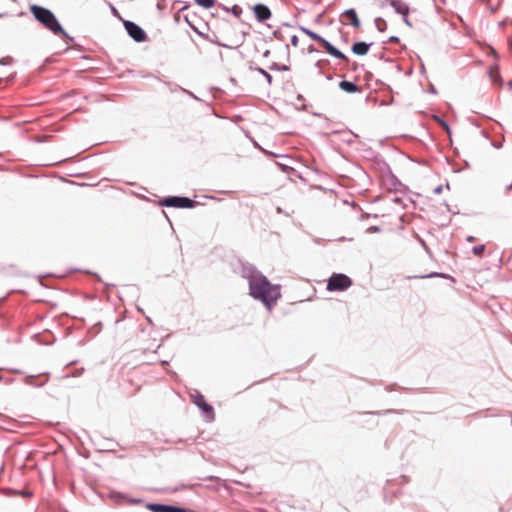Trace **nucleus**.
<instances>
[{
	"label": "nucleus",
	"instance_id": "423d86ee",
	"mask_svg": "<svg viewBox=\"0 0 512 512\" xmlns=\"http://www.w3.org/2000/svg\"><path fill=\"white\" fill-rule=\"evenodd\" d=\"M192 397L193 402L203 412L206 419L208 421H212L214 419V409L210 404H208L205 401L204 396L197 392L195 395H192Z\"/></svg>",
	"mask_w": 512,
	"mask_h": 512
},
{
	"label": "nucleus",
	"instance_id": "c85d7f7f",
	"mask_svg": "<svg viewBox=\"0 0 512 512\" xmlns=\"http://www.w3.org/2000/svg\"><path fill=\"white\" fill-rule=\"evenodd\" d=\"M442 190H443V186H442V185H438V186L434 189V193H435V194H441V193H442Z\"/></svg>",
	"mask_w": 512,
	"mask_h": 512
},
{
	"label": "nucleus",
	"instance_id": "9d476101",
	"mask_svg": "<svg viewBox=\"0 0 512 512\" xmlns=\"http://www.w3.org/2000/svg\"><path fill=\"white\" fill-rule=\"evenodd\" d=\"M386 3H388L396 13L398 14H408L409 13V7L408 5L403 2L402 0H385Z\"/></svg>",
	"mask_w": 512,
	"mask_h": 512
},
{
	"label": "nucleus",
	"instance_id": "20e7f679",
	"mask_svg": "<svg viewBox=\"0 0 512 512\" xmlns=\"http://www.w3.org/2000/svg\"><path fill=\"white\" fill-rule=\"evenodd\" d=\"M352 285V280L345 274H333L327 283L329 291H345Z\"/></svg>",
	"mask_w": 512,
	"mask_h": 512
},
{
	"label": "nucleus",
	"instance_id": "4c0bfd02",
	"mask_svg": "<svg viewBox=\"0 0 512 512\" xmlns=\"http://www.w3.org/2000/svg\"><path fill=\"white\" fill-rule=\"evenodd\" d=\"M274 35H275V37H278V32H277V31H275V32H274Z\"/></svg>",
	"mask_w": 512,
	"mask_h": 512
},
{
	"label": "nucleus",
	"instance_id": "dca6fc26",
	"mask_svg": "<svg viewBox=\"0 0 512 512\" xmlns=\"http://www.w3.org/2000/svg\"><path fill=\"white\" fill-rule=\"evenodd\" d=\"M300 29H301V31H302L303 33H305V34H306V35H308L311 39H313V40H315V41H317V42H319V41L321 40V38H322V36H320L319 34H317V33L313 32L312 30H310V29H308V28L301 27Z\"/></svg>",
	"mask_w": 512,
	"mask_h": 512
},
{
	"label": "nucleus",
	"instance_id": "6ab92c4d",
	"mask_svg": "<svg viewBox=\"0 0 512 512\" xmlns=\"http://www.w3.org/2000/svg\"><path fill=\"white\" fill-rule=\"evenodd\" d=\"M255 70H256L258 73H260V74H261V75H262V76L267 80V82H268V84H269V85H271V84H272V80H273V78H272V76H271V75H270L266 70H264V69H263V68H261V67H256V68H255Z\"/></svg>",
	"mask_w": 512,
	"mask_h": 512
},
{
	"label": "nucleus",
	"instance_id": "2f4dec72",
	"mask_svg": "<svg viewBox=\"0 0 512 512\" xmlns=\"http://www.w3.org/2000/svg\"><path fill=\"white\" fill-rule=\"evenodd\" d=\"M440 123H441V125H442V126H443L447 131H449V126L447 125V123H446L445 121L440 120Z\"/></svg>",
	"mask_w": 512,
	"mask_h": 512
},
{
	"label": "nucleus",
	"instance_id": "0eeeda50",
	"mask_svg": "<svg viewBox=\"0 0 512 512\" xmlns=\"http://www.w3.org/2000/svg\"><path fill=\"white\" fill-rule=\"evenodd\" d=\"M146 507L152 512H187L185 508L160 503H148Z\"/></svg>",
	"mask_w": 512,
	"mask_h": 512
},
{
	"label": "nucleus",
	"instance_id": "393cba45",
	"mask_svg": "<svg viewBox=\"0 0 512 512\" xmlns=\"http://www.w3.org/2000/svg\"><path fill=\"white\" fill-rule=\"evenodd\" d=\"M328 64V60H318L315 66L318 68L319 73H322L324 65Z\"/></svg>",
	"mask_w": 512,
	"mask_h": 512
},
{
	"label": "nucleus",
	"instance_id": "5701e85b",
	"mask_svg": "<svg viewBox=\"0 0 512 512\" xmlns=\"http://www.w3.org/2000/svg\"><path fill=\"white\" fill-rule=\"evenodd\" d=\"M13 63V58L10 56H5L0 59V65H11Z\"/></svg>",
	"mask_w": 512,
	"mask_h": 512
},
{
	"label": "nucleus",
	"instance_id": "9b49d317",
	"mask_svg": "<svg viewBox=\"0 0 512 512\" xmlns=\"http://www.w3.org/2000/svg\"><path fill=\"white\" fill-rule=\"evenodd\" d=\"M371 44H368L366 42H363V41H359V42H355L353 45H352V52L356 55H360V56H363V55H366L369 51V48H370Z\"/></svg>",
	"mask_w": 512,
	"mask_h": 512
},
{
	"label": "nucleus",
	"instance_id": "7c9ffc66",
	"mask_svg": "<svg viewBox=\"0 0 512 512\" xmlns=\"http://www.w3.org/2000/svg\"><path fill=\"white\" fill-rule=\"evenodd\" d=\"M308 51H309V53L318 52V50L316 48H314L313 45L309 46Z\"/></svg>",
	"mask_w": 512,
	"mask_h": 512
},
{
	"label": "nucleus",
	"instance_id": "bb28decb",
	"mask_svg": "<svg viewBox=\"0 0 512 512\" xmlns=\"http://www.w3.org/2000/svg\"><path fill=\"white\" fill-rule=\"evenodd\" d=\"M379 231H380V228L377 226H371L368 228V232H371V233H375V232H379Z\"/></svg>",
	"mask_w": 512,
	"mask_h": 512
},
{
	"label": "nucleus",
	"instance_id": "cd10ccee",
	"mask_svg": "<svg viewBox=\"0 0 512 512\" xmlns=\"http://www.w3.org/2000/svg\"><path fill=\"white\" fill-rule=\"evenodd\" d=\"M401 15L403 16L404 23L407 24L408 26H411V23L408 20V14H401Z\"/></svg>",
	"mask_w": 512,
	"mask_h": 512
},
{
	"label": "nucleus",
	"instance_id": "a211bd4d",
	"mask_svg": "<svg viewBox=\"0 0 512 512\" xmlns=\"http://www.w3.org/2000/svg\"><path fill=\"white\" fill-rule=\"evenodd\" d=\"M196 4L202 6L203 8L210 9L212 8L216 1L215 0H195Z\"/></svg>",
	"mask_w": 512,
	"mask_h": 512
},
{
	"label": "nucleus",
	"instance_id": "4be33fe9",
	"mask_svg": "<svg viewBox=\"0 0 512 512\" xmlns=\"http://www.w3.org/2000/svg\"><path fill=\"white\" fill-rule=\"evenodd\" d=\"M243 10H242V7L239 6V5H234L232 6L231 8V13L237 17V18H240L241 14H242Z\"/></svg>",
	"mask_w": 512,
	"mask_h": 512
},
{
	"label": "nucleus",
	"instance_id": "2eb2a0df",
	"mask_svg": "<svg viewBox=\"0 0 512 512\" xmlns=\"http://www.w3.org/2000/svg\"><path fill=\"white\" fill-rule=\"evenodd\" d=\"M489 75H490L491 80L494 83H499V84L502 83V79H501V76L499 74V68L497 66H494V67L490 68Z\"/></svg>",
	"mask_w": 512,
	"mask_h": 512
},
{
	"label": "nucleus",
	"instance_id": "4468645a",
	"mask_svg": "<svg viewBox=\"0 0 512 512\" xmlns=\"http://www.w3.org/2000/svg\"><path fill=\"white\" fill-rule=\"evenodd\" d=\"M339 87L341 90L347 93H355L358 91V86L351 81L343 80L339 83Z\"/></svg>",
	"mask_w": 512,
	"mask_h": 512
},
{
	"label": "nucleus",
	"instance_id": "1a4fd4ad",
	"mask_svg": "<svg viewBox=\"0 0 512 512\" xmlns=\"http://www.w3.org/2000/svg\"><path fill=\"white\" fill-rule=\"evenodd\" d=\"M255 18L258 22H265L271 18V10L265 4L259 3L253 7Z\"/></svg>",
	"mask_w": 512,
	"mask_h": 512
},
{
	"label": "nucleus",
	"instance_id": "c756f323",
	"mask_svg": "<svg viewBox=\"0 0 512 512\" xmlns=\"http://www.w3.org/2000/svg\"><path fill=\"white\" fill-rule=\"evenodd\" d=\"M388 41L389 42H399V38L397 36H391Z\"/></svg>",
	"mask_w": 512,
	"mask_h": 512
},
{
	"label": "nucleus",
	"instance_id": "f3484780",
	"mask_svg": "<svg viewBox=\"0 0 512 512\" xmlns=\"http://www.w3.org/2000/svg\"><path fill=\"white\" fill-rule=\"evenodd\" d=\"M375 26L378 31L383 32L387 28V23L383 18L378 17L375 19Z\"/></svg>",
	"mask_w": 512,
	"mask_h": 512
},
{
	"label": "nucleus",
	"instance_id": "f704fd0d",
	"mask_svg": "<svg viewBox=\"0 0 512 512\" xmlns=\"http://www.w3.org/2000/svg\"><path fill=\"white\" fill-rule=\"evenodd\" d=\"M184 91L186 92V90H184ZM187 93H188L191 97H193V98H195V99H198V98H197V97H196L192 92H188V91H187Z\"/></svg>",
	"mask_w": 512,
	"mask_h": 512
},
{
	"label": "nucleus",
	"instance_id": "c9c22d12",
	"mask_svg": "<svg viewBox=\"0 0 512 512\" xmlns=\"http://www.w3.org/2000/svg\"><path fill=\"white\" fill-rule=\"evenodd\" d=\"M111 9H112V12H113V13H117V10L115 9V7H114V6H112V5H111Z\"/></svg>",
	"mask_w": 512,
	"mask_h": 512
},
{
	"label": "nucleus",
	"instance_id": "6e6552de",
	"mask_svg": "<svg viewBox=\"0 0 512 512\" xmlns=\"http://www.w3.org/2000/svg\"><path fill=\"white\" fill-rule=\"evenodd\" d=\"M324 49L325 51L337 58V59H340V60H343L345 62H348V58L345 56L344 53H342L339 49H337L336 47H334L329 41H327L325 38H321V40L318 42Z\"/></svg>",
	"mask_w": 512,
	"mask_h": 512
},
{
	"label": "nucleus",
	"instance_id": "aec40b11",
	"mask_svg": "<svg viewBox=\"0 0 512 512\" xmlns=\"http://www.w3.org/2000/svg\"><path fill=\"white\" fill-rule=\"evenodd\" d=\"M485 251V245H476L473 247L472 252L475 256L481 257Z\"/></svg>",
	"mask_w": 512,
	"mask_h": 512
},
{
	"label": "nucleus",
	"instance_id": "473e14b6",
	"mask_svg": "<svg viewBox=\"0 0 512 512\" xmlns=\"http://www.w3.org/2000/svg\"><path fill=\"white\" fill-rule=\"evenodd\" d=\"M270 55V50H266L264 53H263V56L264 57H269Z\"/></svg>",
	"mask_w": 512,
	"mask_h": 512
},
{
	"label": "nucleus",
	"instance_id": "a878e982",
	"mask_svg": "<svg viewBox=\"0 0 512 512\" xmlns=\"http://www.w3.org/2000/svg\"><path fill=\"white\" fill-rule=\"evenodd\" d=\"M298 43H299V38H298V36L293 35V36L291 37V44H292L294 47H297V46H298Z\"/></svg>",
	"mask_w": 512,
	"mask_h": 512
},
{
	"label": "nucleus",
	"instance_id": "39448f33",
	"mask_svg": "<svg viewBox=\"0 0 512 512\" xmlns=\"http://www.w3.org/2000/svg\"><path fill=\"white\" fill-rule=\"evenodd\" d=\"M124 27L134 41L141 43L146 40L147 34L138 24L127 20L124 21Z\"/></svg>",
	"mask_w": 512,
	"mask_h": 512
},
{
	"label": "nucleus",
	"instance_id": "f257e3e1",
	"mask_svg": "<svg viewBox=\"0 0 512 512\" xmlns=\"http://www.w3.org/2000/svg\"><path fill=\"white\" fill-rule=\"evenodd\" d=\"M249 291L254 299L261 301L268 309H272L281 298L280 285L272 284L264 275H257L251 280Z\"/></svg>",
	"mask_w": 512,
	"mask_h": 512
},
{
	"label": "nucleus",
	"instance_id": "ddd939ff",
	"mask_svg": "<svg viewBox=\"0 0 512 512\" xmlns=\"http://www.w3.org/2000/svg\"><path fill=\"white\" fill-rule=\"evenodd\" d=\"M243 277L248 279V283H251L253 278H256L257 275H263L260 271H258L254 266L248 265L243 266Z\"/></svg>",
	"mask_w": 512,
	"mask_h": 512
},
{
	"label": "nucleus",
	"instance_id": "72a5a7b5",
	"mask_svg": "<svg viewBox=\"0 0 512 512\" xmlns=\"http://www.w3.org/2000/svg\"><path fill=\"white\" fill-rule=\"evenodd\" d=\"M475 240V238L473 236H468L467 237V241L468 242H473Z\"/></svg>",
	"mask_w": 512,
	"mask_h": 512
},
{
	"label": "nucleus",
	"instance_id": "b1692460",
	"mask_svg": "<svg viewBox=\"0 0 512 512\" xmlns=\"http://www.w3.org/2000/svg\"><path fill=\"white\" fill-rule=\"evenodd\" d=\"M433 277H443V278H446L447 276L443 273H438V272H432L428 275H425V276H421V278H433Z\"/></svg>",
	"mask_w": 512,
	"mask_h": 512
},
{
	"label": "nucleus",
	"instance_id": "f03ea898",
	"mask_svg": "<svg viewBox=\"0 0 512 512\" xmlns=\"http://www.w3.org/2000/svg\"><path fill=\"white\" fill-rule=\"evenodd\" d=\"M31 12L35 19L53 34H62L65 38L72 39L63 29L55 15L47 8L38 5L31 6Z\"/></svg>",
	"mask_w": 512,
	"mask_h": 512
},
{
	"label": "nucleus",
	"instance_id": "7ed1b4c3",
	"mask_svg": "<svg viewBox=\"0 0 512 512\" xmlns=\"http://www.w3.org/2000/svg\"><path fill=\"white\" fill-rule=\"evenodd\" d=\"M159 204L174 208H194L197 203L196 201L184 196H168L162 198L159 201Z\"/></svg>",
	"mask_w": 512,
	"mask_h": 512
},
{
	"label": "nucleus",
	"instance_id": "e433bc0d",
	"mask_svg": "<svg viewBox=\"0 0 512 512\" xmlns=\"http://www.w3.org/2000/svg\"><path fill=\"white\" fill-rule=\"evenodd\" d=\"M508 86H509L510 90H512V81L508 82Z\"/></svg>",
	"mask_w": 512,
	"mask_h": 512
},
{
	"label": "nucleus",
	"instance_id": "f8f14e48",
	"mask_svg": "<svg viewBox=\"0 0 512 512\" xmlns=\"http://www.w3.org/2000/svg\"><path fill=\"white\" fill-rule=\"evenodd\" d=\"M342 16L344 18H346L347 20L350 21V24L355 27V28H358L360 26V21H359V18L357 16V13L354 9H347L344 11V13L342 14Z\"/></svg>",
	"mask_w": 512,
	"mask_h": 512
},
{
	"label": "nucleus",
	"instance_id": "412c9836",
	"mask_svg": "<svg viewBox=\"0 0 512 512\" xmlns=\"http://www.w3.org/2000/svg\"><path fill=\"white\" fill-rule=\"evenodd\" d=\"M270 70H277V71H288L289 70V66L287 65H280L278 63H273L270 67Z\"/></svg>",
	"mask_w": 512,
	"mask_h": 512
}]
</instances>
